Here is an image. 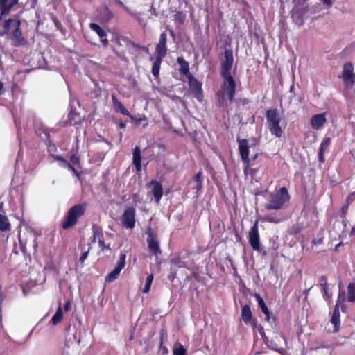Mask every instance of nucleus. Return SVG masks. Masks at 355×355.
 I'll return each mask as SVG.
<instances>
[{"label": "nucleus", "instance_id": "nucleus-1", "mask_svg": "<svg viewBox=\"0 0 355 355\" xmlns=\"http://www.w3.org/2000/svg\"><path fill=\"white\" fill-rule=\"evenodd\" d=\"M20 25L21 21L17 19L6 20L3 26V31L0 33V35H3L6 33H10V37L15 44L16 45H20L24 42Z\"/></svg>", "mask_w": 355, "mask_h": 355}, {"label": "nucleus", "instance_id": "nucleus-2", "mask_svg": "<svg viewBox=\"0 0 355 355\" xmlns=\"http://www.w3.org/2000/svg\"><path fill=\"white\" fill-rule=\"evenodd\" d=\"M266 121L268 127L272 135L276 137H280L282 135V129L279 125L281 116L277 110H269L266 112Z\"/></svg>", "mask_w": 355, "mask_h": 355}, {"label": "nucleus", "instance_id": "nucleus-3", "mask_svg": "<svg viewBox=\"0 0 355 355\" xmlns=\"http://www.w3.org/2000/svg\"><path fill=\"white\" fill-rule=\"evenodd\" d=\"M289 200V195L285 187L281 188L276 194L271 196L270 200L266 204L265 207L268 210L279 209Z\"/></svg>", "mask_w": 355, "mask_h": 355}, {"label": "nucleus", "instance_id": "nucleus-4", "mask_svg": "<svg viewBox=\"0 0 355 355\" xmlns=\"http://www.w3.org/2000/svg\"><path fill=\"white\" fill-rule=\"evenodd\" d=\"M85 212V205H76L73 206L68 211L66 219L62 223V227L68 229L73 226L77 223L78 218L84 215Z\"/></svg>", "mask_w": 355, "mask_h": 355}, {"label": "nucleus", "instance_id": "nucleus-5", "mask_svg": "<svg viewBox=\"0 0 355 355\" xmlns=\"http://www.w3.org/2000/svg\"><path fill=\"white\" fill-rule=\"evenodd\" d=\"M224 81L222 85V93L224 96L227 94L230 102L233 101L235 95V80L231 75L223 76Z\"/></svg>", "mask_w": 355, "mask_h": 355}, {"label": "nucleus", "instance_id": "nucleus-6", "mask_svg": "<svg viewBox=\"0 0 355 355\" xmlns=\"http://www.w3.org/2000/svg\"><path fill=\"white\" fill-rule=\"evenodd\" d=\"M259 226L258 220H256L253 226L250 228L248 233L249 243L254 250L259 251L261 249V245L259 242Z\"/></svg>", "mask_w": 355, "mask_h": 355}, {"label": "nucleus", "instance_id": "nucleus-7", "mask_svg": "<svg viewBox=\"0 0 355 355\" xmlns=\"http://www.w3.org/2000/svg\"><path fill=\"white\" fill-rule=\"evenodd\" d=\"M121 221L122 225L127 229H132L135 225V209L128 208L123 214Z\"/></svg>", "mask_w": 355, "mask_h": 355}, {"label": "nucleus", "instance_id": "nucleus-8", "mask_svg": "<svg viewBox=\"0 0 355 355\" xmlns=\"http://www.w3.org/2000/svg\"><path fill=\"white\" fill-rule=\"evenodd\" d=\"M126 255L124 253L120 254L119 260L115 266L114 269L111 271L106 277V281L111 282L116 280L121 271L124 268L125 265Z\"/></svg>", "mask_w": 355, "mask_h": 355}, {"label": "nucleus", "instance_id": "nucleus-9", "mask_svg": "<svg viewBox=\"0 0 355 355\" xmlns=\"http://www.w3.org/2000/svg\"><path fill=\"white\" fill-rule=\"evenodd\" d=\"M188 80L191 92L198 100L202 101V91L201 83L198 82L191 74L188 76Z\"/></svg>", "mask_w": 355, "mask_h": 355}, {"label": "nucleus", "instance_id": "nucleus-10", "mask_svg": "<svg viewBox=\"0 0 355 355\" xmlns=\"http://www.w3.org/2000/svg\"><path fill=\"white\" fill-rule=\"evenodd\" d=\"M343 79L347 86H352L355 83V74L352 64L348 62L343 67Z\"/></svg>", "mask_w": 355, "mask_h": 355}, {"label": "nucleus", "instance_id": "nucleus-11", "mask_svg": "<svg viewBox=\"0 0 355 355\" xmlns=\"http://www.w3.org/2000/svg\"><path fill=\"white\" fill-rule=\"evenodd\" d=\"M233 64L232 53L230 50H225L224 52V60L222 61L221 75L228 76L230 74V70Z\"/></svg>", "mask_w": 355, "mask_h": 355}, {"label": "nucleus", "instance_id": "nucleus-12", "mask_svg": "<svg viewBox=\"0 0 355 355\" xmlns=\"http://www.w3.org/2000/svg\"><path fill=\"white\" fill-rule=\"evenodd\" d=\"M340 291H339V295L338 297L337 303L335 306L334 312L332 313L331 318V322L334 326V331H338L340 327V312H339V303L341 300V295H344V292L341 291V284H339Z\"/></svg>", "mask_w": 355, "mask_h": 355}, {"label": "nucleus", "instance_id": "nucleus-13", "mask_svg": "<svg viewBox=\"0 0 355 355\" xmlns=\"http://www.w3.org/2000/svg\"><path fill=\"white\" fill-rule=\"evenodd\" d=\"M147 243L149 250L153 253L154 255L157 256L161 254L162 251L159 248V243L156 236L153 233L150 232L147 238Z\"/></svg>", "mask_w": 355, "mask_h": 355}, {"label": "nucleus", "instance_id": "nucleus-14", "mask_svg": "<svg viewBox=\"0 0 355 355\" xmlns=\"http://www.w3.org/2000/svg\"><path fill=\"white\" fill-rule=\"evenodd\" d=\"M326 115V112L313 115L310 120L311 128L315 130H320L327 122Z\"/></svg>", "mask_w": 355, "mask_h": 355}, {"label": "nucleus", "instance_id": "nucleus-15", "mask_svg": "<svg viewBox=\"0 0 355 355\" xmlns=\"http://www.w3.org/2000/svg\"><path fill=\"white\" fill-rule=\"evenodd\" d=\"M167 35L166 33H162L159 36V40L158 44L155 47V55L166 56L167 54Z\"/></svg>", "mask_w": 355, "mask_h": 355}, {"label": "nucleus", "instance_id": "nucleus-16", "mask_svg": "<svg viewBox=\"0 0 355 355\" xmlns=\"http://www.w3.org/2000/svg\"><path fill=\"white\" fill-rule=\"evenodd\" d=\"M239 149L242 160L245 163L249 162V145L247 139H238Z\"/></svg>", "mask_w": 355, "mask_h": 355}, {"label": "nucleus", "instance_id": "nucleus-17", "mask_svg": "<svg viewBox=\"0 0 355 355\" xmlns=\"http://www.w3.org/2000/svg\"><path fill=\"white\" fill-rule=\"evenodd\" d=\"M151 184L153 185L151 192L155 198L156 202L158 203L163 195L162 187L161 184L156 180H153Z\"/></svg>", "mask_w": 355, "mask_h": 355}, {"label": "nucleus", "instance_id": "nucleus-18", "mask_svg": "<svg viewBox=\"0 0 355 355\" xmlns=\"http://www.w3.org/2000/svg\"><path fill=\"white\" fill-rule=\"evenodd\" d=\"M132 162L135 165L137 171H140L141 169V150L139 146H135L132 152Z\"/></svg>", "mask_w": 355, "mask_h": 355}, {"label": "nucleus", "instance_id": "nucleus-19", "mask_svg": "<svg viewBox=\"0 0 355 355\" xmlns=\"http://www.w3.org/2000/svg\"><path fill=\"white\" fill-rule=\"evenodd\" d=\"M18 0H0L1 15L9 12L11 8L17 3Z\"/></svg>", "mask_w": 355, "mask_h": 355}, {"label": "nucleus", "instance_id": "nucleus-20", "mask_svg": "<svg viewBox=\"0 0 355 355\" xmlns=\"http://www.w3.org/2000/svg\"><path fill=\"white\" fill-rule=\"evenodd\" d=\"M112 100H113V104L114 109L116 112H120L121 114L131 116L130 113L128 111V110L123 106L122 103L119 101L116 97L114 95H112Z\"/></svg>", "mask_w": 355, "mask_h": 355}, {"label": "nucleus", "instance_id": "nucleus-21", "mask_svg": "<svg viewBox=\"0 0 355 355\" xmlns=\"http://www.w3.org/2000/svg\"><path fill=\"white\" fill-rule=\"evenodd\" d=\"M177 62L180 65L179 71H180V73L184 74L188 77V76H189V74H191L189 73V67L188 62H187L182 57H178L177 59Z\"/></svg>", "mask_w": 355, "mask_h": 355}, {"label": "nucleus", "instance_id": "nucleus-22", "mask_svg": "<svg viewBox=\"0 0 355 355\" xmlns=\"http://www.w3.org/2000/svg\"><path fill=\"white\" fill-rule=\"evenodd\" d=\"M164 57L165 56L155 55V58L153 61V68H152V73L155 77H157L159 76L162 60Z\"/></svg>", "mask_w": 355, "mask_h": 355}, {"label": "nucleus", "instance_id": "nucleus-23", "mask_svg": "<svg viewBox=\"0 0 355 355\" xmlns=\"http://www.w3.org/2000/svg\"><path fill=\"white\" fill-rule=\"evenodd\" d=\"M254 297H255L256 300H257V302H258L260 308L261 309V311L266 315V320L267 321H269L270 311H269L266 304H265L263 298L259 294H255Z\"/></svg>", "mask_w": 355, "mask_h": 355}, {"label": "nucleus", "instance_id": "nucleus-24", "mask_svg": "<svg viewBox=\"0 0 355 355\" xmlns=\"http://www.w3.org/2000/svg\"><path fill=\"white\" fill-rule=\"evenodd\" d=\"M242 319L245 324H249L252 320V311L250 307L248 305H245L241 309Z\"/></svg>", "mask_w": 355, "mask_h": 355}, {"label": "nucleus", "instance_id": "nucleus-25", "mask_svg": "<svg viewBox=\"0 0 355 355\" xmlns=\"http://www.w3.org/2000/svg\"><path fill=\"white\" fill-rule=\"evenodd\" d=\"M347 301L355 302V282H350L347 286Z\"/></svg>", "mask_w": 355, "mask_h": 355}, {"label": "nucleus", "instance_id": "nucleus-26", "mask_svg": "<svg viewBox=\"0 0 355 355\" xmlns=\"http://www.w3.org/2000/svg\"><path fill=\"white\" fill-rule=\"evenodd\" d=\"M10 229V224L8 222V218L2 214H0V230L2 232L8 231Z\"/></svg>", "mask_w": 355, "mask_h": 355}, {"label": "nucleus", "instance_id": "nucleus-27", "mask_svg": "<svg viewBox=\"0 0 355 355\" xmlns=\"http://www.w3.org/2000/svg\"><path fill=\"white\" fill-rule=\"evenodd\" d=\"M62 318H63V311H62V307L60 306L58 307V309H57L56 313H55V315L53 316V318L51 319V322H52L53 324L56 325L58 323H60L62 321Z\"/></svg>", "mask_w": 355, "mask_h": 355}, {"label": "nucleus", "instance_id": "nucleus-28", "mask_svg": "<svg viewBox=\"0 0 355 355\" xmlns=\"http://www.w3.org/2000/svg\"><path fill=\"white\" fill-rule=\"evenodd\" d=\"M186 352L187 350L182 344L177 343L174 345L173 355H186Z\"/></svg>", "mask_w": 355, "mask_h": 355}, {"label": "nucleus", "instance_id": "nucleus-29", "mask_svg": "<svg viewBox=\"0 0 355 355\" xmlns=\"http://www.w3.org/2000/svg\"><path fill=\"white\" fill-rule=\"evenodd\" d=\"M89 26L91 29L95 31L101 38H103L106 36L105 32L98 24L92 23L90 24Z\"/></svg>", "mask_w": 355, "mask_h": 355}, {"label": "nucleus", "instance_id": "nucleus-30", "mask_svg": "<svg viewBox=\"0 0 355 355\" xmlns=\"http://www.w3.org/2000/svg\"><path fill=\"white\" fill-rule=\"evenodd\" d=\"M153 280V275L150 274L147 277V278L146 279L145 286L143 289L144 293H148V291H150Z\"/></svg>", "mask_w": 355, "mask_h": 355}, {"label": "nucleus", "instance_id": "nucleus-31", "mask_svg": "<svg viewBox=\"0 0 355 355\" xmlns=\"http://www.w3.org/2000/svg\"><path fill=\"white\" fill-rule=\"evenodd\" d=\"M263 220L269 223H278L281 221V219L275 216L272 214L267 215L264 217Z\"/></svg>", "mask_w": 355, "mask_h": 355}, {"label": "nucleus", "instance_id": "nucleus-32", "mask_svg": "<svg viewBox=\"0 0 355 355\" xmlns=\"http://www.w3.org/2000/svg\"><path fill=\"white\" fill-rule=\"evenodd\" d=\"M330 144V139L329 137H326L323 139L322 142L320 144V150L322 152H324L325 149L329 146Z\"/></svg>", "mask_w": 355, "mask_h": 355}, {"label": "nucleus", "instance_id": "nucleus-33", "mask_svg": "<svg viewBox=\"0 0 355 355\" xmlns=\"http://www.w3.org/2000/svg\"><path fill=\"white\" fill-rule=\"evenodd\" d=\"M18 237H19V244H20V246H21V249L22 251H24L26 245L27 241H26V239H24L22 237V235H21V232L19 233Z\"/></svg>", "mask_w": 355, "mask_h": 355}, {"label": "nucleus", "instance_id": "nucleus-34", "mask_svg": "<svg viewBox=\"0 0 355 355\" xmlns=\"http://www.w3.org/2000/svg\"><path fill=\"white\" fill-rule=\"evenodd\" d=\"M39 136L44 140H48L50 137V132L49 130L44 129L39 134Z\"/></svg>", "mask_w": 355, "mask_h": 355}, {"label": "nucleus", "instance_id": "nucleus-35", "mask_svg": "<svg viewBox=\"0 0 355 355\" xmlns=\"http://www.w3.org/2000/svg\"><path fill=\"white\" fill-rule=\"evenodd\" d=\"M110 2L121 6L127 12L129 11V9L120 0H110Z\"/></svg>", "mask_w": 355, "mask_h": 355}, {"label": "nucleus", "instance_id": "nucleus-36", "mask_svg": "<svg viewBox=\"0 0 355 355\" xmlns=\"http://www.w3.org/2000/svg\"><path fill=\"white\" fill-rule=\"evenodd\" d=\"M265 343L268 346H269L272 349H273L275 350H278L277 345L273 344L272 342H270V343H269V340H268V338L265 339Z\"/></svg>", "mask_w": 355, "mask_h": 355}, {"label": "nucleus", "instance_id": "nucleus-37", "mask_svg": "<svg viewBox=\"0 0 355 355\" xmlns=\"http://www.w3.org/2000/svg\"><path fill=\"white\" fill-rule=\"evenodd\" d=\"M70 160L73 164H78L79 163V158L76 155H71Z\"/></svg>", "mask_w": 355, "mask_h": 355}, {"label": "nucleus", "instance_id": "nucleus-38", "mask_svg": "<svg viewBox=\"0 0 355 355\" xmlns=\"http://www.w3.org/2000/svg\"><path fill=\"white\" fill-rule=\"evenodd\" d=\"M324 293V295L327 298V300H329L330 298L331 297V293L330 292V290L329 288H327L325 290H322Z\"/></svg>", "mask_w": 355, "mask_h": 355}, {"label": "nucleus", "instance_id": "nucleus-39", "mask_svg": "<svg viewBox=\"0 0 355 355\" xmlns=\"http://www.w3.org/2000/svg\"><path fill=\"white\" fill-rule=\"evenodd\" d=\"M194 180L196 182H202V173L198 172L194 177Z\"/></svg>", "mask_w": 355, "mask_h": 355}, {"label": "nucleus", "instance_id": "nucleus-40", "mask_svg": "<svg viewBox=\"0 0 355 355\" xmlns=\"http://www.w3.org/2000/svg\"><path fill=\"white\" fill-rule=\"evenodd\" d=\"M105 12H106V17H107V20H110L112 18H113L114 17V14L110 10H108L107 8H106L105 10Z\"/></svg>", "mask_w": 355, "mask_h": 355}, {"label": "nucleus", "instance_id": "nucleus-41", "mask_svg": "<svg viewBox=\"0 0 355 355\" xmlns=\"http://www.w3.org/2000/svg\"><path fill=\"white\" fill-rule=\"evenodd\" d=\"M88 253L89 252L88 251H86V252H84L80 257V261H81L82 263H83L85 261V260L87 258V256H88Z\"/></svg>", "mask_w": 355, "mask_h": 355}, {"label": "nucleus", "instance_id": "nucleus-42", "mask_svg": "<svg viewBox=\"0 0 355 355\" xmlns=\"http://www.w3.org/2000/svg\"><path fill=\"white\" fill-rule=\"evenodd\" d=\"M27 232H28V234L31 235V236H33L34 237V244H33V247L35 249L36 248V246H37V243H36V239H35V234L34 232L32 231V230H27Z\"/></svg>", "mask_w": 355, "mask_h": 355}, {"label": "nucleus", "instance_id": "nucleus-43", "mask_svg": "<svg viewBox=\"0 0 355 355\" xmlns=\"http://www.w3.org/2000/svg\"><path fill=\"white\" fill-rule=\"evenodd\" d=\"M322 3L328 6H331L332 5L331 0H322Z\"/></svg>", "mask_w": 355, "mask_h": 355}, {"label": "nucleus", "instance_id": "nucleus-44", "mask_svg": "<svg viewBox=\"0 0 355 355\" xmlns=\"http://www.w3.org/2000/svg\"><path fill=\"white\" fill-rule=\"evenodd\" d=\"M323 153L324 152H322L320 150H319V159H320V161L321 162H323L324 161V156H323Z\"/></svg>", "mask_w": 355, "mask_h": 355}, {"label": "nucleus", "instance_id": "nucleus-45", "mask_svg": "<svg viewBox=\"0 0 355 355\" xmlns=\"http://www.w3.org/2000/svg\"><path fill=\"white\" fill-rule=\"evenodd\" d=\"M320 286H321L322 290H325L329 288L327 281L325 282H324V284H321Z\"/></svg>", "mask_w": 355, "mask_h": 355}, {"label": "nucleus", "instance_id": "nucleus-46", "mask_svg": "<svg viewBox=\"0 0 355 355\" xmlns=\"http://www.w3.org/2000/svg\"><path fill=\"white\" fill-rule=\"evenodd\" d=\"M195 188L197 189V191L200 190L202 188V182H196Z\"/></svg>", "mask_w": 355, "mask_h": 355}, {"label": "nucleus", "instance_id": "nucleus-47", "mask_svg": "<svg viewBox=\"0 0 355 355\" xmlns=\"http://www.w3.org/2000/svg\"><path fill=\"white\" fill-rule=\"evenodd\" d=\"M324 282H327V277L325 276H322L320 279V284H324Z\"/></svg>", "mask_w": 355, "mask_h": 355}, {"label": "nucleus", "instance_id": "nucleus-48", "mask_svg": "<svg viewBox=\"0 0 355 355\" xmlns=\"http://www.w3.org/2000/svg\"><path fill=\"white\" fill-rule=\"evenodd\" d=\"M68 166H69V168L71 171H73V173H74L78 176V173H77L76 170L74 168V167H73V166H71V164H68Z\"/></svg>", "mask_w": 355, "mask_h": 355}, {"label": "nucleus", "instance_id": "nucleus-49", "mask_svg": "<svg viewBox=\"0 0 355 355\" xmlns=\"http://www.w3.org/2000/svg\"><path fill=\"white\" fill-rule=\"evenodd\" d=\"M347 209H348V204L345 206H344L343 208H342V211L343 214H345L347 211Z\"/></svg>", "mask_w": 355, "mask_h": 355}, {"label": "nucleus", "instance_id": "nucleus-50", "mask_svg": "<svg viewBox=\"0 0 355 355\" xmlns=\"http://www.w3.org/2000/svg\"><path fill=\"white\" fill-rule=\"evenodd\" d=\"M71 306V304L69 302H67L66 304H65V306H64V309L66 311L69 310V307Z\"/></svg>", "mask_w": 355, "mask_h": 355}, {"label": "nucleus", "instance_id": "nucleus-51", "mask_svg": "<svg viewBox=\"0 0 355 355\" xmlns=\"http://www.w3.org/2000/svg\"><path fill=\"white\" fill-rule=\"evenodd\" d=\"M350 235L355 236V227H352Z\"/></svg>", "mask_w": 355, "mask_h": 355}, {"label": "nucleus", "instance_id": "nucleus-52", "mask_svg": "<svg viewBox=\"0 0 355 355\" xmlns=\"http://www.w3.org/2000/svg\"><path fill=\"white\" fill-rule=\"evenodd\" d=\"M101 42L104 45H106L108 43L107 40L104 37L101 38Z\"/></svg>", "mask_w": 355, "mask_h": 355}, {"label": "nucleus", "instance_id": "nucleus-53", "mask_svg": "<svg viewBox=\"0 0 355 355\" xmlns=\"http://www.w3.org/2000/svg\"><path fill=\"white\" fill-rule=\"evenodd\" d=\"M313 242H314L315 244H320L322 242V239H319L317 241L314 240Z\"/></svg>", "mask_w": 355, "mask_h": 355}, {"label": "nucleus", "instance_id": "nucleus-54", "mask_svg": "<svg viewBox=\"0 0 355 355\" xmlns=\"http://www.w3.org/2000/svg\"><path fill=\"white\" fill-rule=\"evenodd\" d=\"M98 244L100 246H104V241L102 239H99Z\"/></svg>", "mask_w": 355, "mask_h": 355}, {"label": "nucleus", "instance_id": "nucleus-55", "mask_svg": "<svg viewBox=\"0 0 355 355\" xmlns=\"http://www.w3.org/2000/svg\"><path fill=\"white\" fill-rule=\"evenodd\" d=\"M3 89V85L2 83L0 82V94L1 93V91Z\"/></svg>", "mask_w": 355, "mask_h": 355}, {"label": "nucleus", "instance_id": "nucleus-56", "mask_svg": "<svg viewBox=\"0 0 355 355\" xmlns=\"http://www.w3.org/2000/svg\"><path fill=\"white\" fill-rule=\"evenodd\" d=\"M343 224L344 228L346 229L347 228V223H346V221L345 220H343Z\"/></svg>", "mask_w": 355, "mask_h": 355}, {"label": "nucleus", "instance_id": "nucleus-57", "mask_svg": "<svg viewBox=\"0 0 355 355\" xmlns=\"http://www.w3.org/2000/svg\"><path fill=\"white\" fill-rule=\"evenodd\" d=\"M120 127H121V128H124V127H125V124H124L123 123H121L120 124Z\"/></svg>", "mask_w": 355, "mask_h": 355}, {"label": "nucleus", "instance_id": "nucleus-58", "mask_svg": "<svg viewBox=\"0 0 355 355\" xmlns=\"http://www.w3.org/2000/svg\"><path fill=\"white\" fill-rule=\"evenodd\" d=\"M351 198V196H349V197L347 198V202H348V203H349V200H352V198Z\"/></svg>", "mask_w": 355, "mask_h": 355}, {"label": "nucleus", "instance_id": "nucleus-59", "mask_svg": "<svg viewBox=\"0 0 355 355\" xmlns=\"http://www.w3.org/2000/svg\"><path fill=\"white\" fill-rule=\"evenodd\" d=\"M351 198V196H349V197L347 198V202H348V203H349V200H352V198Z\"/></svg>", "mask_w": 355, "mask_h": 355}, {"label": "nucleus", "instance_id": "nucleus-60", "mask_svg": "<svg viewBox=\"0 0 355 355\" xmlns=\"http://www.w3.org/2000/svg\"><path fill=\"white\" fill-rule=\"evenodd\" d=\"M340 245V243L338 244L336 246V249H338V248H339V246Z\"/></svg>", "mask_w": 355, "mask_h": 355}, {"label": "nucleus", "instance_id": "nucleus-61", "mask_svg": "<svg viewBox=\"0 0 355 355\" xmlns=\"http://www.w3.org/2000/svg\"><path fill=\"white\" fill-rule=\"evenodd\" d=\"M1 322V317L0 316V323Z\"/></svg>", "mask_w": 355, "mask_h": 355}]
</instances>
